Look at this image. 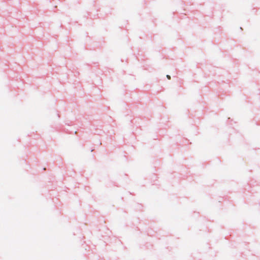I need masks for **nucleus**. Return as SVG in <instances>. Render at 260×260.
<instances>
[{"mask_svg": "<svg viewBox=\"0 0 260 260\" xmlns=\"http://www.w3.org/2000/svg\"><path fill=\"white\" fill-rule=\"evenodd\" d=\"M167 78L168 79H171V76L169 75H167Z\"/></svg>", "mask_w": 260, "mask_h": 260, "instance_id": "f257e3e1", "label": "nucleus"}]
</instances>
